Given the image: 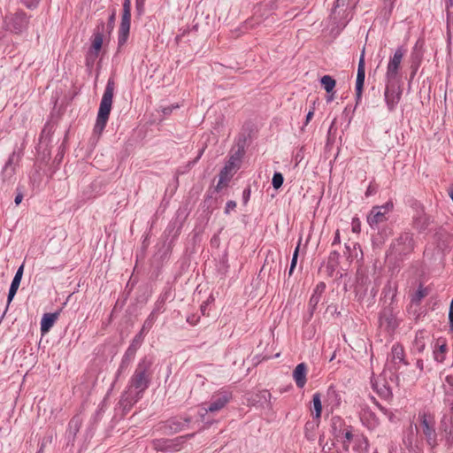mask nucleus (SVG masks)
Segmentation results:
<instances>
[{"label":"nucleus","mask_w":453,"mask_h":453,"mask_svg":"<svg viewBox=\"0 0 453 453\" xmlns=\"http://www.w3.org/2000/svg\"><path fill=\"white\" fill-rule=\"evenodd\" d=\"M449 418H452V419H453V403H451L450 408H449Z\"/></svg>","instance_id":"64"},{"label":"nucleus","mask_w":453,"mask_h":453,"mask_svg":"<svg viewBox=\"0 0 453 453\" xmlns=\"http://www.w3.org/2000/svg\"><path fill=\"white\" fill-rule=\"evenodd\" d=\"M414 251V240L410 233L402 234L393 243V252L397 255H409Z\"/></svg>","instance_id":"9"},{"label":"nucleus","mask_w":453,"mask_h":453,"mask_svg":"<svg viewBox=\"0 0 453 453\" xmlns=\"http://www.w3.org/2000/svg\"><path fill=\"white\" fill-rule=\"evenodd\" d=\"M238 161V157L232 156L228 160L227 164L224 166L227 168L230 172H233L234 168L236 166V162Z\"/></svg>","instance_id":"43"},{"label":"nucleus","mask_w":453,"mask_h":453,"mask_svg":"<svg viewBox=\"0 0 453 453\" xmlns=\"http://www.w3.org/2000/svg\"><path fill=\"white\" fill-rule=\"evenodd\" d=\"M441 440L444 441V447L447 450L453 449V433L442 434Z\"/></svg>","instance_id":"40"},{"label":"nucleus","mask_w":453,"mask_h":453,"mask_svg":"<svg viewBox=\"0 0 453 453\" xmlns=\"http://www.w3.org/2000/svg\"><path fill=\"white\" fill-rule=\"evenodd\" d=\"M195 434H188L183 436H178L173 439H155L151 441L154 449L162 452H176L180 451L188 439H191Z\"/></svg>","instance_id":"3"},{"label":"nucleus","mask_w":453,"mask_h":453,"mask_svg":"<svg viewBox=\"0 0 453 453\" xmlns=\"http://www.w3.org/2000/svg\"><path fill=\"white\" fill-rule=\"evenodd\" d=\"M349 426V425H347L345 420L340 416H333L331 418V431L335 439H339L348 429Z\"/></svg>","instance_id":"19"},{"label":"nucleus","mask_w":453,"mask_h":453,"mask_svg":"<svg viewBox=\"0 0 453 453\" xmlns=\"http://www.w3.org/2000/svg\"><path fill=\"white\" fill-rule=\"evenodd\" d=\"M144 2H145V0H136L135 6H136V11L139 15H142L143 13Z\"/></svg>","instance_id":"46"},{"label":"nucleus","mask_w":453,"mask_h":453,"mask_svg":"<svg viewBox=\"0 0 453 453\" xmlns=\"http://www.w3.org/2000/svg\"><path fill=\"white\" fill-rule=\"evenodd\" d=\"M233 177V172H230L227 170V168H223L219 175V181L216 187L217 190H219L223 188L224 187L227 186L228 182L230 181L231 178Z\"/></svg>","instance_id":"32"},{"label":"nucleus","mask_w":453,"mask_h":453,"mask_svg":"<svg viewBox=\"0 0 453 453\" xmlns=\"http://www.w3.org/2000/svg\"><path fill=\"white\" fill-rule=\"evenodd\" d=\"M114 88V81L112 79H109L101 99L96 121L94 127V132L98 134L104 131L109 119L111 111Z\"/></svg>","instance_id":"2"},{"label":"nucleus","mask_w":453,"mask_h":453,"mask_svg":"<svg viewBox=\"0 0 453 453\" xmlns=\"http://www.w3.org/2000/svg\"><path fill=\"white\" fill-rule=\"evenodd\" d=\"M339 240H340V234H339V231L337 230L335 233V237H334L333 245H334L337 242H339Z\"/></svg>","instance_id":"60"},{"label":"nucleus","mask_w":453,"mask_h":453,"mask_svg":"<svg viewBox=\"0 0 453 453\" xmlns=\"http://www.w3.org/2000/svg\"><path fill=\"white\" fill-rule=\"evenodd\" d=\"M331 93L332 94H328L326 96V103L332 102L334 98V92H331Z\"/></svg>","instance_id":"57"},{"label":"nucleus","mask_w":453,"mask_h":453,"mask_svg":"<svg viewBox=\"0 0 453 453\" xmlns=\"http://www.w3.org/2000/svg\"><path fill=\"white\" fill-rule=\"evenodd\" d=\"M374 193V189L372 188V186L370 185L365 192V196H371L372 194Z\"/></svg>","instance_id":"56"},{"label":"nucleus","mask_w":453,"mask_h":453,"mask_svg":"<svg viewBox=\"0 0 453 453\" xmlns=\"http://www.w3.org/2000/svg\"><path fill=\"white\" fill-rule=\"evenodd\" d=\"M159 309H160V304H157V307L150 312L149 317L144 321V323L141 328V331H142L146 334L149 332V330L152 327V326L157 319V315L159 311Z\"/></svg>","instance_id":"34"},{"label":"nucleus","mask_w":453,"mask_h":453,"mask_svg":"<svg viewBox=\"0 0 453 453\" xmlns=\"http://www.w3.org/2000/svg\"><path fill=\"white\" fill-rule=\"evenodd\" d=\"M426 338H427V333L425 330H418L416 333L415 339L413 341V348L418 353H422L425 350Z\"/></svg>","instance_id":"28"},{"label":"nucleus","mask_w":453,"mask_h":453,"mask_svg":"<svg viewBox=\"0 0 453 453\" xmlns=\"http://www.w3.org/2000/svg\"><path fill=\"white\" fill-rule=\"evenodd\" d=\"M59 316V311L45 313L41 320V332L46 334L53 326Z\"/></svg>","instance_id":"24"},{"label":"nucleus","mask_w":453,"mask_h":453,"mask_svg":"<svg viewBox=\"0 0 453 453\" xmlns=\"http://www.w3.org/2000/svg\"><path fill=\"white\" fill-rule=\"evenodd\" d=\"M283 181H284L283 175L280 173H274V174L273 176V180H272L273 187L275 189H278L282 186Z\"/></svg>","instance_id":"39"},{"label":"nucleus","mask_w":453,"mask_h":453,"mask_svg":"<svg viewBox=\"0 0 453 453\" xmlns=\"http://www.w3.org/2000/svg\"><path fill=\"white\" fill-rule=\"evenodd\" d=\"M136 351L132 348H127L125 354L122 357L121 363L118 369V376L127 369L132 360L134 358Z\"/></svg>","instance_id":"27"},{"label":"nucleus","mask_w":453,"mask_h":453,"mask_svg":"<svg viewBox=\"0 0 453 453\" xmlns=\"http://www.w3.org/2000/svg\"><path fill=\"white\" fill-rule=\"evenodd\" d=\"M402 96V89L396 81H387L384 97L387 106L390 111H394L399 103Z\"/></svg>","instance_id":"10"},{"label":"nucleus","mask_w":453,"mask_h":453,"mask_svg":"<svg viewBox=\"0 0 453 453\" xmlns=\"http://www.w3.org/2000/svg\"><path fill=\"white\" fill-rule=\"evenodd\" d=\"M326 290V284L324 282H319L317 284L313 294L311 295L309 301V310L311 314L312 315L318 303L320 302L321 296Z\"/></svg>","instance_id":"22"},{"label":"nucleus","mask_w":453,"mask_h":453,"mask_svg":"<svg viewBox=\"0 0 453 453\" xmlns=\"http://www.w3.org/2000/svg\"><path fill=\"white\" fill-rule=\"evenodd\" d=\"M306 374L307 365L304 363L298 364L293 372V378L297 388H303L305 386L307 381Z\"/></svg>","instance_id":"21"},{"label":"nucleus","mask_w":453,"mask_h":453,"mask_svg":"<svg viewBox=\"0 0 453 453\" xmlns=\"http://www.w3.org/2000/svg\"><path fill=\"white\" fill-rule=\"evenodd\" d=\"M428 295V289L424 288L422 284H419L417 291L411 297V303L419 304L421 300Z\"/></svg>","instance_id":"37"},{"label":"nucleus","mask_w":453,"mask_h":453,"mask_svg":"<svg viewBox=\"0 0 453 453\" xmlns=\"http://www.w3.org/2000/svg\"><path fill=\"white\" fill-rule=\"evenodd\" d=\"M447 344L445 340L439 339L434 346V358L438 363H443L446 358Z\"/></svg>","instance_id":"26"},{"label":"nucleus","mask_w":453,"mask_h":453,"mask_svg":"<svg viewBox=\"0 0 453 453\" xmlns=\"http://www.w3.org/2000/svg\"><path fill=\"white\" fill-rule=\"evenodd\" d=\"M297 259H298V257H292V260H291V264H290V267H289V271H288L289 276L293 273L294 269L296 266Z\"/></svg>","instance_id":"48"},{"label":"nucleus","mask_w":453,"mask_h":453,"mask_svg":"<svg viewBox=\"0 0 453 453\" xmlns=\"http://www.w3.org/2000/svg\"><path fill=\"white\" fill-rule=\"evenodd\" d=\"M391 357H392V361L395 364L399 362V363L403 364L404 365H409V362L405 359L404 348L400 343H395L392 346Z\"/></svg>","instance_id":"25"},{"label":"nucleus","mask_w":453,"mask_h":453,"mask_svg":"<svg viewBox=\"0 0 453 453\" xmlns=\"http://www.w3.org/2000/svg\"><path fill=\"white\" fill-rule=\"evenodd\" d=\"M449 323L450 330L453 331V311H449Z\"/></svg>","instance_id":"51"},{"label":"nucleus","mask_w":453,"mask_h":453,"mask_svg":"<svg viewBox=\"0 0 453 453\" xmlns=\"http://www.w3.org/2000/svg\"><path fill=\"white\" fill-rule=\"evenodd\" d=\"M171 112H172V108H170V107H165L163 109L164 114H170Z\"/></svg>","instance_id":"62"},{"label":"nucleus","mask_w":453,"mask_h":453,"mask_svg":"<svg viewBox=\"0 0 453 453\" xmlns=\"http://www.w3.org/2000/svg\"><path fill=\"white\" fill-rule=\"evenodd\" d=\"M390 453H406L402 448H392Z\"/></svg>","instance_id":"54"},{"label":"nucleus","mask_w":453,"mask_h":453,"mask_svg":"<svg viewBox=\"0 0 453 453\" xmlns=\"http://www.w3.org/2000/svg\"><path fill=\"white\" fill-rule=\"evenodd\" d=\"M418 418L426 444L431 449H436L439 443L434 417L430 413L423 411L418 413Z\"/></svg>","instance_id":"4"},{"label":"nucleus","mask_w":453,"mask_h":453,"mask_svg":"<svg viewBox=\"0 0 453 453\" xmlns=\"http://www.w3.org/2000/svg\"><path fill=\"white\" fill-rule=\"evenodd\" d=\"M448 193H449V196H450V198L453 201V184L450 185V187L449 188Z\"/></svg>","instance_id":"61"},{"label":"nucleus","mask_w":453,"mask_h":453,"mask_svg":"<svg viewBox=\"0 0 453 453\" xmlns=\"http://www.w3.org/2000/svg\"><path fill=\"white\" fill-rule=\"evenodd\" d=\"M236 207V203L234 201H228L226 204V212H229Z\"/></svg>","instance_id":"49"},{"label":"nucleus","mask_w":453,"mask_h":453,"mask_svg":"<svg viewBox=\"0 0 453 453\" xmlns=\"http://www.w3.org/2000/svg\"><path fill=\"white\" fill-rule=\"evenodd\" d=\"M356 436L357 434H354V427L352 426H349L348 429L337 440L342 441L345 450H349V445L354 441Z\"/></svg>","instance_id":"29"},{"label":"nucleus","mask_w":453,"mask_h":453,"mask_svg":"<svg viewBox=\"0 0 453 453\" xmlns=\"http://www.w3.org/2000/svg\"><path fill=\"white\" fill-rule=\"evenodd\" d=\"M82 425V418L80 415H74L68 423L66 430V436L69 441H74L77 434L79 433Z\"/></svg>","instance_id":"20"},{"label":"nucleus","mask_w":453,"mask_h":453,"mask_svg":"<svg viewBox=\"0 0 453 453\" xmlns=\"http://www.w3.org/2000/svg\"><path fill=\"white\" fill-rule=\"evenodd\" d=\"M16 157V153L12 152L7 162L5 163L3 171H2V179L4 182L11 183L15 175V166H14V159Z\"/></svg>","instance_id":"17"},{"label":"nucleus","mask_w":453,"mask_h":453,"mask_svg":"<svg viewBox=\"0 0 453 453\" xmlns=\"http://www.w3.org/2000/svg\"><path fill=\"white\" fill-rule=\"evenodd\" d=\"M232 399V393L230 391H221L217 395H213L211 398V402L209 403L208 407L205 408L206 412H215L223 409L227 403Z\"/></svg>","instance_id":"12"},{"label":"nucleus","mask_w":453,"mask_h":453,"mask_svg":"<svg viewBox=\"0 0 453 453\" xmlns=\"http://www.w3.org/2000/svg\"><path fill=\"white\" fill-rule=\"evenodd\" d=\"M439 431L441 435L445 434L453 433V421L452 418H449V415H443L440 421Z\"/></svg>","instance_id":"33"},{"label":"nucleus","mask_w":453,"mask_h":453,"mask_svg":"<svg viewBox=\"0 0 453 453\" xmlns=\"http://www.w3.org/2000/svg\"><path fill=\"white\" fill-rule=\"evenodd\" d=\"M374 403H375L376 406L380 409V411H382L385 415H388L389 419H392V418L394 417V414L392 412L388 411V410L387 408L382 406L377 401H375Z\"/></svg>","instance_id":"45"},{"label":"nucleus","mask_w":453,"mask_h":453,"mask_svg":"<svg viewBox=\"0 0 453 453\" xmlns=\"http://www.w3.org/2000/svg\"><path fill=\"white\" fill-rule=\"evenodd\" d=\"M326 402L332 408H338L342 402V393L333 385L327 388Z\"/></svg>","instance_id":"23"},{"label":"nucleus","mask_w":453,"mask_h":453,"mask_svg":"<svg viewBox=\"0 0 453 453\" xmlns=\"http://www.w3.org/2000/svg\"><path fill=\"white\" fill-rule=\"evenodd\" d=\"M405 54V50L403 47H398L393 57L390 58L386 73V80L387 81H396L398 77V73L400 69V65L402 59Z\"/></svg>","instance_id":"8"},{"label":"nucleus","mask_w":453,"mask_h":453,"mask_svg":"<svg viewBox=\"0 0 453 453\" xmlns=\"http://www.w3.org/2000/svg\"><path fill=\"white\" fill-rule=\"evenodd\" d=\"M354 449L358 453H367L369 449V442L365 436L363 434H357L354 441Z\"/></svg>","instance_id":"31"},{"label":"nucleus","mask_w":453,"mask_h":453,"mask_svg":"<svg viewBox=\"0 0 453 453\" xmlns=\"http://www.w3.org/2000/svg\"><path fill=\"white\" fill-rule=\"evenodd\" d=\"M146 333L142 331H139V333L134 337L128 348H132L134 350L137 351V349L141 347L143 342Z\"/></svg>","instance_id":"38"},{"label":"nucleus","mask_w":453,"mask_h":453,"mask_svg":"<svg viewBox=\"0 0 453 453\" xmlns=\"http://www.w3.org/2000/svg\"><path fill=\"white\" fill-rule=\"evenodd\" d=\"M114 19H115V13H112L109 19L110 25L112 26V24L114 23Z\"/></svg>","instance_id":"63"},{"label":"nucleus","mask_w":453,"mask_h":453,"mask_svg":"<svg viewBox=\"0 0 453 453\" xmlns=\"http://www.w3.org/2000/svg\"><path fill=\"white\" fill-rule=\"evenodd\" d=\"M365 50H363L359 61H358V66H357V80H356V98H357V104L361 100L362 97V92L365 83Z\"/></svg>","instance_id":"14"},{"label":"nucleus","mask_w":453,"mask_h":453,"mask_svg":"<svg viewBox=\"0 0 453 453\" xmlns=\"http://www.w3.org/2000/svg\"><path fill=\"white\" fill-rule=\"evenodd\" d=\"M379 322L380 326H385L388 332H393L398 326L396 318L390 308H385L380 311Z\"/></svg>","instance_id":"15"},{"label":"nucleus","mask_w":453,"mask_h":453,"mask_svg":"<svg viewBox=\"0 0 453 453\" xmlns=\"http://www.w3.org/2000/svg\"><path fill=\"white\" fill-rule=\"evenodd\" d=\"M416 366L417 368L420 371V372H423L424 371V362L422 359H418L417 362H416Z\"/></svg>","instance_id":"52"},{"label":"nucleus","mask_w":453,"mask_h":453,"mask_svg":"<svg viewBox=\"0 0 453 453\" xmlns=\"http://www.w3.org/2000/svg\"><path fill=\"white\" fill-rule=\"evenodd\" d=\"M429 225L428 217L423 212H418L413 219V226L419 232L425 231Z\"/></svg>","instance_id":"30"},{"label":"nucleus","mask_w":453,"mask_h":453,"mask_svg":"<svg viewBox=\"0 0 453 453\" xmlns=\"http://www.w3.org/2000/svg\"><path fill=\"white\" fill-rule=\"evenodd\" d=\"M450 7H453V0H449L446 4V8H447V12L448 13L449 12V8Z\"/></svg>","instance_id":"58"},{"label":"nucleus","mask_w":453,"mask_h":453,"mask_svg":"<svg viewBox=\"0 0 453 453\" xmlns=\"http://www.w3.org/2000/svg\"><path fill=\"white\" fill-rule=\"evenodd\" d=\"M104 29V24L102 23L101 27H97L94 32L91 47L88 52V60L94 61L98 57L99 51L103 45Z\"/></svg>","instance_id":"13"},{"label":"nucleus","mask_w":453,"mask_h":453,"mask_svg":"<svg viewBox=\"0 0 453 453\" xmlns=\"http://www.w3.org/2000/svg\"><path fill=\"white\" fill-rule=\"evenodd\" d=\"M394 208L392 202H387L381 206H373L367 216V223L371 227L375 228L385 221H387V214Z\"/></svg>","instance_id":"7"},{"label":"nucleus","mask_w":453,"mask_h":453,"mask_svg":"<svg viewBox=\"0 0 453 453\" xmlns=\"http://www.w3.org/2000/svg\"><path fill=\"white\" fill-rule=\"evenodd\" d=\"M28 24L29 17H27L26 12L22 10H18L13 13H9L4 19L6 30L14 34H20L27 30Z\"/></svg>","instance_id":"5"},{"label":"nucleus","mask_w":453,"mask_h":453,"mask_svg":"<svg viewBox=\"0 0 453 453\" xmlns=\"http://www.w3.org/2000/svg\"><path fill=\"white\" fill-rule=\"evenodd\" d=\"M39 0L23 1V4L28 9H35L38 5Z\"/></svg>","instance_id":"47"},{"label":"nucleus","mask_w":453,"mask_h":453,"mask_svg":"<svg viewBox=\"0 0 453 453\" xmlns=\"http://www.w3.org/2000/svg\"><path fill=\"white\" fill-rule=\"evenodd\" d=\"M191 422L190 417L181 418V417H173L167 419L164 423V429L166 434H177L182 431L185 427L188 426Z\"/></svg>","instance_id":"11"},{"label":"nucleus","mask_w":453,"mask_h":453,"mask_svg":"<svg viewBox=\"0 0 453 453\" xmlns=\"http://www.w3.org/2000/svg\"><path fill=\"white\" fill-rule=\"evenodd\" d=\"M22 198H23V196L21 194L17 195L15 197V200H14L15 203L17 205L19 204L22 201Z\"/></svg>","instance_id":"55"},{"label":"nucleus","mask_w":453,"mask_h":453,"mask_svg":"<svg viewBox=\"0 0 453 453\" xmlns=\"http://www.w3.org/2000/svg\"><path fill=\"white\" fill-rule=\"evenodd\" d=\"M312 405L314 411V418L319 419L322 412L321 395L315 393L312 396Z\"/></svg>","instance_id":"35"},{"label":"nucleus","mask_w":453,"mask_h":453,"mask_svg":"<svg viewBox=\"0 0 453 453\" xmlns=\"http://www.w3.org/2000/svg\"><path fill=\"white\" fill-rule=\"evenodd\" d=\"M372 388L377 394L385 400H390L393 397L392 389L385 379L372 380Z\"/></svg>","instance_id":"16"},{"label":"nucleus","mask_w":453,"mask_h":453,"mask_svg":"<svg viewBox=\"0 0 453 453\" xmlns=\"http://www.w3.org/2000/svg\"><path fill=\"white\" fill-rule=\"evenodd\" d=\"M23 271H24V262L18 268V270L14 275V278L12 279V281L10 288H9L8 296H7V303H10L12 301L13 297L15 296V295L18 291V288L20 285V281L22 279ZM9 304H7V306Z\"/></svg>","instance_id":"18"},{"label":"nucleus","mask_w":453,"mask_h":453,"mask_svg":"<svg viewBox=\"0 0 453 453\" xmlns=\"http://www.w3.org/2000/svg\"><path fill=\"white\" fill-rule=\"evenodd\" d=\"M131 20V0H124L121 22L119 29L118 43L123 46L128 38Z\"/></svg>","instance_id":"6"},{"label":"nucleus","mask_w":453,"mask_h":453,"mask_svg":"<svg viewBox=\"0 0 453 453\" xmlns=\"http://www.w3.org/2000/svg\"><path fill=\"white\" fill-rule=\"evenodd\" d=\"M448 40L449 42L450 41V37H451V27H450V25H449V21H448Z\"/></svg>","instance_id":"59"},{"label":"nucleus","mask_w":453,"mask_h":453,"mask_svg":"<svg viewBox=\"0 0 453 453\" xmlns=\"http://www.w3.org/2000/svg\"><path fill=\"white\" fill-rule=\"evenodd\" d=\"M352 232L358 234L361 231V221L357 217H354L351 222Z\"/></svg>","instance_id":"42"},{"label":"nucleus","mask_w":453,"mask_h":453,"mask_svg":"<svg viewBox=\"0 0 453 453\" xmlns=\"http://www.w3.org/2000/svg\"><path fill=\"white\" fill-rule=\"evenodd\" d=\"M446 382L451 387L450 393L453 394V377L452 376H447L446 377Z\"/></svg>","instance_id":"53"},{"label":"nucleus","mask_w":453,"mask_h":453,"mask_svg":"<svg viewBox=\"0 0 453 453\" xmlns=\"http://www.w3.org/2000/svg\"><path fill=\"white\" fill-rule=\"evenodd\" d=\"M321 85L325 88L327 94H330L334 91V88L336 85L335 80L330 75H324L320 80Z\"/></svg>","instance_id":"36"},{"label":"nucleus","mask_w":453,"mask_h":453,"mask_svg":"<svg viewBox=\"0 0 453 453\" xmlns=\"http://www.w3.org/2000/svg\"><path fill=\"white\" fill-rule=\"evenodd\" d=\"M314 115V108H312L311 111H309V112L307 113L306 115V121H305V125H307L310 120L312 119Z\"/></svg>","instance_id":"50"},{"label":"nucleus","mask_w":453,"mask_h":453,"mask_svg":"<svg viewBox=\"0 0 453 453\" xmlns=\"http://www.w3.org/2000/svg\"><path fill=\"white\" fill-rule=\"evenodd\" d=\"M152 361L147 357L142 358L129 380L128 391H126L119 401L121 405L126 408L133 406L142 395L144 391L150 387L151 381Z\"/></svg>","instance_id":"1"},{"label":"nucleus","mask_w":453,"mask_h":453,"mask_svg":"<svg viewBox=\"0 0 453 453\" xmlns=\"http://www.w3.org/2000/svg\"><path fill=\"white\" fill-rule=\"evenodd\" d=\"M384 7L388 10V14H390L395 7L396 0H383Z\"/></svg>","instance_id":"44"},{"label":"nucleus","mask_w":453,"mask_h":453,"mask_svg":"<svg viewBox=\"0 0 453 453\" xmlns=\"http://www.w3.org/2000/svg\"><path fill=\"white\" fill-rule=\"evenodd\" d=\"M257 397L258 398L257 401L261 402L262 404L264 403L270 404L272 395L268 390H262L257 395Z\"/></svg>","instance_id":"41"}]
</instances>
